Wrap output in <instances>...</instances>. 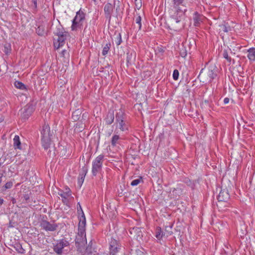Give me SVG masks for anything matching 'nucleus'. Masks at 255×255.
<instances>
[{
	"mask_svg": "<svg viewBox=\"0 0 255 255\" xmlns=\"http://www.w3.org/2000/svg\"><path fill=\"white\" fill-rule=\"evenodd\" d=\"M135 6L137 9H139L141 6V0H134Z\"/></svg>",
	"mask_w": 255,
	"mask_h": 255,
	"instance_id": "nucleus-35",
	"label": "nucleus"
},
{
	"mask_svg": "<svg viewBox=\"0 0 255 255\" xmlns=\"http://www.w3.org/2000/svg\"><path fill=\"white\" fill-rule=\"evenodd\" d=\"M203 69H202V70H201V71L200 72V75L201 74V73L203 72Z\"/></svg>",
	"mask_w": 255,
	"mask_h": 255,
	"instance_id": "nucleus-44",
	"label": "nucleus"
},
{
	"mask_svg": "<svg viewBox=\"0 0 255 255\" xmlns=\"http://www.w3.org/2000/svg\"><path fill=\"white\" fill-rule=\"evenodd\" d=\"M13 146L15 149H21V142L18 135H15L13 138Z\"/></svg>",
	"mask_w": 255,
	"mask_h": 255,
	"instance_id": "nucleus-23",
	"label": "nucleus"
},
{
	"mask_svg": "<svg viewBox=\"0 0 255 255\" xmlns=\"http://www.w3.org/2000/svg\"><path fill=\"white\" fill-rule=\"evenodd\" d=\"M203 69H202V70H201V71L200 72V75L201 74V73L203 72Z\"/></svg>",
	"mask_w": 255,
	"mask_h": 255,
	"instance_id": "nucleus-45",
	"label": "nucleus"
},
{
	"mask_svg": "<svg viewBox=\"0 0 255 255\" xmlns=\"http://www.w3.org/2000/svg\"><path fill=\"white\" fill-rule=\"evenodd\" d=\"M32 2L34 4V6L35 8H37V0H32Z\"/></svg>",
	"mask_w": 255,
	"mask_h": 255,
	"instance_id": "nucleus-41",
	"label": "nucleus"
},
{
	"mask_svg": "<svg viewBox=\"0 0 255 255\" xmlns=\"http://www.w3.org/2000/svg\"><path fill=\"white\" fill-rule=\"evenodd\" d=\"M12 185L13 183L11 181H9L6 183L4 186V188L5 189H10L12 187Z\"/></svg>",
	"mask_w": 255,
	"mask_h": 255,
	"instance_id": "nucleus-34",
	"label": "nucleus"
},
{
	"mask_svg": "<svg viewBox=\"0 0 255 255\" xmlns=\"http://www.w3.org/2000/svg\"><path fill=\"white\" fill-rule=\"evenodd\" d=\"M155 236L158 242H160L162 237L165 236V234L161 230V228L158 227L156 230Z\"/></svg>",
	"mask_w": 255,
	"mask_h": 255,
	"instance_id": "nucleus-18",
	"label": "nucleus"
},
{
	"mask_svg": "<svg viewBox=\"0 0 255 255\" xmlns=\"http://www.w3.org/2000/svg\"><path fill=\"white\" fill-rule=\"evenodd\" d=\"M40 227L46 231H54L56 230L58 226L54 223H50V222L42 220L40 222Z\"/></svg>",
	"mask_w": 255,
	"mask_h": 255,
	"instance_id": "nucleus-7",
	"label": "nucleus"
},
{
	"mask_svg": "<svg viewBox=\"0 0 255 255\" xmlns=\"http://www.w3.org/2000/svg\"><path fill=\"white\" fill-rule=\"evenodd\" d=\"M179 75V73L178 70L175 69L173 71V79L175 80H177L178 79Z\"/></svg>",
	"mask_w": 255,
	"mask_h": 255,
	"instance_id": "nucleus-33",
	"label": "nucleus"
},
{
	"mask_svg": "<svg viewBox=\"0 0 255 255\" xmlns=\"http://www.w3.org/2000/svg\"><path fill=\"white\" fill-rule=\"evenodd\" d=\"M41 134L42 145L45 149H47L51 144V137L52 136L48 125H45L42 127Z\"/></svg>",
	"mask_w": 255,
	"mask_h": 255,
	"instance_id": "nucleus-3",
	"label": "nucleus"
},
{
	"mask_svg": "<svg viewBox=\"0 0 255 255\" xmlns=\"http://www.w3.org/2000/svg\"><path fill=\"white\" fill-rule=\"evenodd\" d=\"M223 56L224 58H225L228 61L231 62V58L229 56L228 52L227 50H224Z\"/></svg>",
	"mask_w": 255,
	"mask_h": 255,
	"instance_id": "nucleus-32",
	"label": "nucleus"
},
{
	"mask_svg": "<svg viewBox=\"0 0 255 255\" xmlns=\"http://www.w3.org/2000/svg\"><path fill=\"white\" fill-rule=\"evenodd\" d=\"M114 120V114L113 112H109L107 114V117L105 119L106 123L107 125L112 124Z\"/></svg>",
	"mask_w": 255,
	"mask_h": 255,
	"instance_id": "nucleus-21",
	"label": "nucleus"
},
{
	"mask_svg": "<svg viewBox=\"0 0 255 255\" xmlns=\"http://www.w3.org/2000/svg\"><path fill=\"white\" fill-rule=\"evenodd\" d=\"M58 195L62 198V201L64 203L68 202V198L71 195L70 190L69 188H66V191H59Z\"/></svg>",
	"mask_w": 255,
	"mask_h": 255,
	"instance_id": "nucleus-12",
	"label": "nucleus"
},
{
	"mask_svg": "<svg viewBox=\"0 0 255 255\" xmlns=\"http://www.w3.org/2000/svg\"><path fill=\"white\" fill-rule=\"evenodd\" d=\"M85 18V14L83 11L80 9L76 12V16L74 18L73 20L75 21H78L83 23Z\"/></svg>",
	"mask_w": 255,
	"mask_h": 255,
	"instance_id": "nucleus-14",
	"label": "nucleus"
},
{
	"mask_svg": "<svg viewBox=\"0 0 255 255\" xmlns=\"http://www.w3.org/2000/svg\"><path fill=\"white\" fill-rule=\"evenodd\" d=\"M121 138L119 135L115 134L111 139V144L113 146H116L117 144L120 143V140Z\"/></svg>",
	"mask_w": 255,
	"mask_h": 255,
	"instance_id": "nucleus-22",
	"label": "nucleus"
},
{
	"mask_svg": "<svg viewBox=\"0 0 255 255\" xmlns=\"http://www.w3.org/2000/svg\"><path fill=\"white\" fill-rule=\"evenodd\" d=\"M202 15L199 14L197 12H195L193 15L194 24L195 26H198L202 22Z\"/></svg>",
	"mask_w": 255,
	"mask_h": 255,
	"instance_id": "nucleus-15",
	"label": "nucleus"
},
{
	"mask_svg": "<svg viewBox=\"0 0 255 255\" xmlns=\"http://www.w3.org/2000/svg\"><path fill=\"white\" fill-rule=\"evenodd\" d=\"M93 0L94 1V2H95V3H96L97 2V0Z\"/></svg>",
	"mask_w": 255,
	"mask_h": 255,
	"instance_id": "nucleus-46",
	"label": "nucleus"
},
{
	"mask_svg": "<svg viewBox=\"0 0 255 255\" xmlns=\"http://www.w3.org/2000/svg\"><path fill=\"white\" fill-rule=\"evenodd\" d=\"M173 2L176 11L171 16V18L172 22L178 23L183 18L187 8L183 3L184 0H173Z\"/></svg>",
	"mask_w": 255,
	"mask_h": 255,
	"instance_id": "nucleus-1",
	"label": "nucleus"
},
{
	"mask_svg": "<svg viewBox=\"0 0 255 255\" xmlns=\"http://www.w3.org/2000/svg\"><path fill=\"white\" fill-rule=\"evenodd\" d=\"M229 101H230V100H229V98H225L224 99V104H228Z\"/></svg>",
	"mask_w": 255,
	"mask_h": 255,
	"instance_id": "nucleus-40",
	"label": "nucleus"
},
{
	"mask_svg": "<svg viewBox=\"0 0 255 255\" xmlns=\"http://www.w3.org/2000/svg\"><path fill=\"white\" fill-rule=\"evenodd\" d=\"M86 224V221L84 219H82L81 221H79L78 224V233L76 236L80 237H86L85 232V226Z\"/></svg>",
	"mask_w": 255,
	"mask_h": 255,
	"instance_id": "nucleus-10",
	"label": "nucleus"
},
{
	"mask_svg": "<svg viewBox=\"0 0 255 255\" xmlns=\"http://www.w3.org/2000/svg\"><path fill=\"white\" fill-rule=\"evenodd\" d=\"M75 244L77 247L81 248L87 244L86 237L76 236Z\"/></svg>",
	"mask_w": 255,
	"mask_h": 255,
	"instance_id": "nucleus-11",
	"label": "nucleus"
},
{
	"mask_svg": "<svg viewBox=\"0 0 255 255\" xmlns=\"http://www.w3.org/2000/svg\"><path fill=\"white\" fill-rule=\"evenodd\" d=\"M133 20L135 22L138 24V30H140L141 28V17L139 13L135 14Z\"/></svg>",
	"mask_w": 255,
	"mask_h": 255,
	"instance_id": "nucleus-24",
	"label": "nucleus"
},
{
	"mask_svg": "<svg viewBox=\"0 0 255 255\" xmlns=\"http://www.w3.org/2000/svg\"><path fill=\"white\" fill-rule=\"evenodd\" d=\"M122 42V36L121 33H119L117 35V37L115 39V43L117 46L120 45Z\"/></svg>",
	"mask_w": 255,
	"mask_h": 255,
	"instance_id": "nucleus-29",
	"label": "nucleus"
},
{
	"mask_svg": "<svg viewBox=\"0 0 255 255\" xmlns=\"http://www.w3.org/2000/svg\"><path fill=\"white\" fill-rule=\"evenodd\" d=\"M87 172V169H85V170H83V172L82 173H80L79 175L78 179V184L81 187L84 181L85 177Z\"/></svg>",
	"mask_w": 255,
	"mask_h": 255,
	"instance_id": "nucleus-20",
	"label": "nucleus"
},
{
	"mask_svg": "<svg viewBox=\"0 0 255 255\" xmlns=\"http://www.w3.org/2000/svg\"><path fill=\"white\" fill-rule=\"evenodd\" d=\"M14 86L16 88L23 90L25 88V85L21 82L19 81H15L14 82Z\"/></svg>",
	"mask_w": 255,
	"mask_h": 255,
	"instance_id": "nucleus-28",
	"label": "nucleus"
},
{
	"mask_svg": "<svg viewBox=\"0 0 255 255\" xmlns=\"http://www.w3.org/2000/svg\"><path fill=\"white\" fill-rule=\"evenodd\" d=\"M23 117L25 118V114L24 113L23 114Z\"/></svg>",
	"mask_w": 255,
	"mask_h": 255,
	"instance_id": "nucleus-48",
	"label": "nucleus"
},
{
	"mask_svg": "<svg viewBox=\"0 0 255 255\" xmlns=\"http://www.w3.org/2000/svg\"><path fill=\"white\" fill-rule=\"evenodd\" d=\"M37 33H38V35H43L44 34V32L43 31H40V28L39 27H38L37 29Z\"/></svg>",
	"mask_w": 255,
	"mask_h": 255,
	"instance_id": "nucleus-38",
	"label": "nucleus"
},
{
	"mask_svg": "<svg viewBox=\"0 0 255 255\" xmlns=\"http://www.w3.org/2000/svg\"><path fill=\"white\" fill-rule=\"evenodd\" d=\"M109 254L110 255H116L121 249V245L120 243L112 238L109 242Z\"/></svg>",
	"mask_w": 255,
	"mask_h": 255,
	"instance_id": "nucleus-6",
	"label": "nucleus"
},
{
	"mask_svg": "<svg viewBox=\"0 0 255 255\" xmlns=\"http://www.w3.org/2000/svg\"><path fill=\"white\" fill-rule=\"evenodd\" d=\"M10 46L8 45H5L4 46V52L6 54H8L10 52Z\"/></svg>",
	"mask_w": 255,
	"mask_h": 255,
	"instance_id": "nucleus-37",
	"label": "nucleus"
},
{
	"mask_svg": "<svg viewBox=\"0 0 255 255\" xmlns=\"http://www.w3.org/2000/svg\"><path fill=\"white\" fill-rule=\"evenodd\" d=\"M55 33L58 37V41L61 42H65L66 37L69 35L68 33L64 31L63 28L61 27V26L57 28Z\"/></svg>",
	"mask_w": 255,
	"mask_h": 255,
	"instance_id": "nucleus-9",
	"label": "nucleus"
},
{
	"mask_svg": "<svg viewBox=\"0 0 255 255\" xmlns=\"http://www.w3.org/2000/svg\"><path fill=\"white\" fill-rule=\"evenodd\" d=\"M76 113V112H75L73 114V116H72V117H73V120H77L78 119H79V117H78V115H74Z\"/></svg>",
	"mask_w": 255,
	"mask_h": 255,
	"instance_id": "nucleus-39",
	"label": "nucleus"
},
{
	"mask_svg": "<svg viewBox=\"0 0 255 255\" xmlns=\"http://www.w3.org/2000/svg\"><path fill=\"white\" fill-rule=\"evenodd\" d=\"M15 249L18 253L22 254L24 252V250L22 248L20 245H17V247L15 248Z\"/></svg>",
	"mask_w": 255,
	"mask_h": 255,
	"instance_id": "nucleus-36",
	"label": "nucleus"
},
{
	"mask_svg": "<svg viewBox=\"0 0 255 255\" xmlns=\"http://www.w3.org/2000/svg\"><path fill=\"white\" fill-rule=\"evenodd\" d=\"M104 158V155L100 154L92 161V174L93 176H96L98 173H101L102 170Z\"/></svg>",
	"mask_w": 255,
	"mask_h": 255,
	"instance_id": "nucleus-4",
	"label": "nucleus"
},
{
	"mask_svg": "<svg viewBox=\"0 0 255 255\" xmlns=\"http://www.w3.org/2000/svg\"><path fill=\"white\" fill-rule=\"evenodd\" d=\"M65 52H66V51H65V50H63V51H62V53H63V54H64V53H65Z\"/></svg>",
	"mask_w": 255,
	"mask_h": 255,
	"instance_id": "nucleus-47",
	"label": "nucleus"
},
{
	"mask_svg": "<svg viewBox=\"0 0 255 255\" xmlns=\"http://www.w3.org/2000/svg\"><path fill=\"white\" fill-rule=\"evenodd\" d=\"M116 126V130L119 129L121 131L127 133L129 130V125L126 120L124 112L120 110L116 114V121L114 124Z\"/></svg>",
	"mask_w": 255,
	"mask_h": 255,
	"instance_id": "nucleus-2",
	"label": "nucleus"
},
{
	"mask_svg": "<svg viewBox=\"0 0 255 255\" xmlns=\"http://www.w3.org/2000/svg\"><path fill=\"white\" fill-rule=\"evenodd\" d=\"M115 8V4H112L111 3H107L105 4L104 10L106 18L108 19L110 21L111 19L112 14L113 12L114 9Z\"/></svg>",
	"mask_w": 255,
	"mask_h": 255,
	"instance_id": "nucleus-8",
	"label": "nucleus"
},
{
	"mask_svg": "<svg viewBox=\"0 0 255 255\" xmlns=\"http://www.w3.org/2000/svg\"><path fill=\"white\" fill-rule=\"evenodd\" d=\"M111 43H107L104 47L102 51V54L103 56H105L108 54V52L110 48Z\"/></svg>",
	"mask_w": 255,
	"mask_h": 255,
	"instance_id": "nucleus-27",
	"label": "nucleus"
},
{
	"mask_svg": "<svg viewBox=\"0 0 255 255\" xmlns=\"http://www.w3.org/2000/svg\"><path fill=\"white\" fill-rule=\"evenodd\" d=\"M248 58L251 61H255V48H251L248 50Z\"/></svg>",
	"mask_w": 255,
	"mask_h": 255,
	"instance_id": "nucleus-19",
	"label": "nucleus"
},
{
	"mask_svg": "<svg viewBox=\"0 0 255 255\" xmlns=\"http://www.w3.org/2000/svg\"><path fill=\"white\" fill-rule=\"evenodd\" d=\"M141 178L134 179L131 181L130 185L132 186H136L141 182Z\"/></svg>",
	"mask_w": 255,
	"mask_h": 255,
	"instance_id": "nucleus-31",
	"label": "nucleus"
},
{
	"mask_svg": "<svg viewBox=\"0 0 255 255\" xmlns=\"http://www.w3.org/2000/svg\"><path fill=\"white\" fill-rule=\"evenodd\" d=\"M229 198V195L226 190H222L218 195V199L219 202L226 201Z\"/></svg>",
	"mask_w": 255,
	"mask_h": 255,
	"instance_id": "nucleus-13",
	"label": "nucleus"
},
{
	"mask_svg": "<svg viewBox=\"0 0 255 255\" xmlns=\"http://www.w3.org/2000/svg\"><path fill=\"white\" fill-rule=\"evenodd\" d=\"M133 60H134L135 58V53L134 52H128L127 53V63H131Z\"/></svg>",
	"mask_w": 255,
	"mask_h": 255,
	"instance_id": "nucleus-26",
	"label": "nucleus"
},
{
	"mask_svg": "<svg viewBox=\"0 0 255 255\" xmlns=\"http://www.w3.org/2000/svg\"><path fill=\"white\" fill-rule=\"evenodd\" d=\"M217 70L216 68L215 67L213 69H209L208 75L210 78V81H211L212 80H213L217 76Z\"/></svg>",
	"mask_w": 255,
	"mask_h": 255,
	"instance_id": "nucleus-25",
	"label": "nucleus"
},
{
	"mask_svg": "<svg viewBox=\"0 0 255 255\" xmlns=\"http://www.w3.org/2000/svg\"><path fill=\"white\" fill-rule=\"evenodd\" d=\"M133 230L138 232V231L139 230V229L138 228H136V229H133Z\"/></svg>",
	"mask_w": 255,
	"mask_h": 255,
	"instance_id": "nucleus-43",
	"label": "nucleus"
},
{
	"mask_svg": "<svg viewBox=\"0 0 255 255\" xmlns=\"http://www.w3.org/2000/svg\"><path fill=\"white\" fill-rule=\"evenodd\" d=\"M83 27V23L79 22L78 21H75L73 19L72 24L71 25V30L72 31H77L79 29H81Z\"/></svg>",
	"mask_w": 255,
	"mask_h": 255,
	"instance_id": "nucleus-16",
	"label": "nucleus"
},
{
	"mask_svg": "<svg viewBox=\"0 0 255 255\" xmlns=\"http://www.w3.org/2000/svg\"><path fill=\"white\" fill-rule=\"evenodd\" d=\"M4 200L3 199L0 198V206H1L3 203Z\"/></svg>",
	"mask_w": 255,
	"mask_h": 255,
	"instance_id": "nucleus-42",
	"label": "nucleus"
},
{
	"mask_svg": "<svg viewBox=\"0 0 255 255\" xmlns=\"http://www.w3.org/2000/svg\"><path fill=\"white\" fill-rule=\"evenodd\" d=\"M70 245L68 241L65 239H60L57 240L53 246L54 251L59 255H61L63 253V249L69 246Z\"/></svg>",
	"mask_w": 255,
	"mask_h": 255,
	"instance_id": "nucleus-5",
	"label": "nucleus"
},
{
	"mask_svg": "<svg viewBox=\"0 0 255 255\" xmlns=\"http://www.w3.org/2000/svg\"><path fill=\"white\" fill-rule=\"evenodd\" d=\"M77 213L78 214V218L79 220L81 221L82 219L86 220V217L84 214V213L82 210V207L80 204V203H78L77 204Z\"/></svg>",
	"mask_w": 255,
	"mask_h": 255,
	"instance_id": "nucleus-17",
	"label": "nucleus"
},
{
	"mask_svg": "<svg viewBox=\"0 0 255 255\" xmlns=\"http://www.w3.org/2000/svg\"><path fill=\"white\" fill-rule=\"evenodd\" d=\"M64 43V42H61L60 41H59L58 39H57V41H54V46L55 48L58 49L60 47L62 46Z\"/></svg>",
	"mask_w": 255,
	"mask_h": 255,
	"instance_id": "nucleus-30",
	"label": "nucleus"
}]
</instances>
